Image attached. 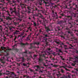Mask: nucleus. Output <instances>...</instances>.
<instances>
[{
	"label": "nucleus",
	"instance_id": "1",
	"mask_svg": "<svg viewBox=\"0 0 78 78\" xmlns=\"http://www.w3.org/2000/svg\"><path fill=\"white\" fill-rule=\"evenodd\" d=\"M26 34L25 33H22L20 35H19L18 36L19 37H20L21 39H22L23 37H26Z\"/></svg>",
	"mask_w": 78,
	"mask_h": 78
},
{
	"label": "nucleus",
	"instance_id": "2",
	"mask_svg": "<svg viewBox=\"0 0 78 78\" xmlns=\"http://www.w3.org/2000/svg\"><path fill=\"white\" fill-rule=\"evenodd\" d=\"M39 23H41V21L39 20V18L37 19V25H39Z\"/></svg>",
	"mask_w": 78,
	"mask_h": 78
},
{
	"label": "nucleus",
	"instance_id": "3",
	"mask_svg": "<svg viewBox=\"0 0 78 78\" xmlns=\"http://www.w3.org/2000/svg\"><path fill=\"white\" fill-rule=\"evenodd\" d=\"M75 59L76 60L74 62V63H75V62H77L78 61V58L77 57H75Z\"/></svg>",
	"mask_w": 78,
	"mask_h": 78
},
{
	"label": "nucleus",
	"instance_id": "4",
	"mask_svg": "<svg viewBox=\"0 0 78 78\" xmlns=\"http://www.w3.org/2000/svg\"><path fill=\"white\" fill-rule=\"evenodd\" d=\"M45 30L47 31V32H48L50 31V28L48 27L45 28Z\"/></svg>",
	"mask_w": 78,
	"mask_h": 78
},
{
	"label": "nucleus",
	"instance_id": "5",
	"mask_svg": "<svg viewBox=\"0 0 78 78\" xmlns=\"http://www.w3.org/2000/svg\"><path fill=\"white\" fill-rule=\"evenodd\" d=\"M1 48L2 49L4 50V51H5V50H6V48L4 47H1Z\"/></svg>",
	"mask_w": 78,
	"mask_h": 78
},
{
	"label": "nucleus",
	"instance_id": "6",
	"mask_svg": "<svg viewBox=\"0 0 78 78\" xmlns=\"http://www.w3.org/2000/svg\"><path fill=\"white\" fill-rule=\"evenodd\" d=\"M69 73V74L68 75V77H66V78H71V76L72 75L70 73Z\"/></svg>",
	"mask_w": 78,
	"mask_h": 78
},
{
	"label": "nucleus",
	"instance_id": "7",
	"mask_svg": "<svg viewBox=\"0 0 78 78\" xmlns=\"http://www.w3.org/2000/svg\"><path fill=\"white\" fill-rule=\"evenodd\" d=\"M3 59L2 58H0V62H1L2 63H3V64H4V63H5V62H3Z\"/></svg>",
	"mask_w": 78,
	"mask_h": 78
},
{
	"label": "nucleus",
	"instance_id": "8",
	"mask_svg": "<svg viewBox=\"0 0 78 78\" xmlns=\"http://www.w3.org/2000/svg\"><path fill=\"white\" fill-rule=\"evenodd\" d=\"M62 67H63V68H65L66 70H68V71H70V70L67 69L64 66H61L60 67V68H62Z\"/></svg>",
	"mask_w": 78,
	"mask_h": 78
},
{
	"label": "nucleus",
	"instance_id": "9",
	"mask_svg": "<svg viewBox=\"0 0 78 78\" xmlns=\"http://www.w3.org/2000/svg\"><path fill=\"white\" fill-rule=\"evenodd\" d=\"M19 31L16 30L15 32L14 33V34H19Z\"/></svg>",
	"mask_w": 78,
	"mask_h": 78
},
{
	"label": "nucleus",
	"instance_id": "10",
	"mask_svg": "<svg viewBox=\"0 0 78 78\" xmlns=\"http://www.w3.org/2000/svg\"><path fill=\"white\" fill-rule=\"evenodd\" d=\"M9 49L7 47V48L5 49V51H4L6 52H8V50H9Z\"/></svg>",
	"mask_w": 78,
	"mask_h": 78
},
{
	"label": "nucleus",
	"instance_id": "11",
	"mask_svg": "<svg viewBox=\"0 0 78 78\" xmlns=\"http://www.w3.org/2000/svg\"><path fill=\"white\" fill-rule=\"evenodd\" d=\"M42 1H43V3H45V4H47V3H48L45 2V0H41V3H42Z\"/></svg>",
	"mask_w": 78,
	"mask_h": 78
},
{
	"label": "nucleus",
	"instance_id": "12",
	"mask_svg": "<svg viewBox=\"0 0 78 78\" xmlns=\"http://www.w3.org/2000/svg\"><path fill=\"white\" fill-rule=\"evenodd\" d=\"M42 15H41V13H38L37 16H38V17H41V16H42Z\"/></svg>",
	"mask_w": 78,
	"mask_h": 78
},
{
	"label": "nucleus",
	"instance_id": "13",
	"mask_svg": "<svg viewBox=\"0 0 78 78\" xmlns=\"http://www.w3.org/2000/svg\"><path fill=\"white\" fill-rule=\"evenodd\" d=\"M13 12H14L15 14H16V11L15 10V11H13L11 12V14H13Z\"/></svg>",
	"mask_w": 78,
	"mask_h": 78
},
{
	"label": "nucleus",
	"instance_id": "14",
	"mask_svg": "<svg viewBox=\"0 0 78 78\" xmlns=\"http://www.w3.org/2000/svg\"><path fill=\"white\" fill-rule=\"evenodd\" d=\"M6 19L7 20H8L9 19V20H11V18H10V17H9V16H7L6 17Z\"/></svg>",
	"mask_w": 78,
	"mask_h": 78
},
{
	"label": "nucleus",
	"instance_id": "15",
	"mask_svg": "<svg viewBox=\"0 0 78 78\" xmlns=\"http://www.w3.org/2000/svg\"><path fill=\"white\" fill-rule=\"evenodd\" d=\"M53 15H54L53 17H56V16H57V13L56 12L54 13L53 14Z\"/></svg>",
	"mask_w": 78,
	"mask_h": 78
},
{
	"label": "nucleus",
	"instance_id": "16",
	"mask_svg": "<svg viewBox=\"0 0 78 78\" xmlns=\"http://www.w3.org/2000/svg\"><path fill=\"white\" fill-rule=\"evenodd\" d=\"M4 30H5L7 31V32H8V28L7 27H5V28L4 29Z\"/></svg>",
	"mask_w": 78,
	"mask_h": 78
},
{
	"label": "nucleus",
	"instance_id": "17",
	"mask_svg": "<svg viewBox=\"0 0 78 78\" xmlns=\"http://www.w3.org/2000/svg\"><path fill=\"white\" fill-rule=\"evenodd\" d=\"M39 42H35L34 43V44H36V45H39Z\"/></svg>",
	"mask_w": 78,
	"mask_h": 78
},
{
	"label": "nucleus",
	"instance_id": "18",
	"mask_svg": "<svg viewBox=\"0 0 78 78\" xmlns=\"http://www.w3.org/2000/svg\"><path fill=\"white\" fill-rule=\"evenodd\" d=\"M21 58L22 59L23 62H24V61H25V59L24 58H23V57H22Z\"/></svg>",
	"mask_w": 78,
	"mask_h": 78
},
{
	"label": "nucleus",
	"instance_id": "19",
	"mask_svg": "<svg viewBox=\"0 0 78 78\" xmlns=\"http://www.w3.org/2000/svg\"><path fill=\"white\" fill-rule=\"evenodd\" d=\"M22 45H28V44L27 43H26L25 44H22Z\"/></svg>",
	"mask_w": 78,
	"mask_h": 78
},
{
	"label": "nucleus",
	"instance_id": "20",
	"mask_svg": "<svg viewBox=\"0 0 78 78\" xmlns=\"http://www.w3.org/2000/svg\"><path fill=\"white\" fill-rule=\"evenodd\" d=\"M61 72L62 73H64V70L62 69H61Z\"/></svg>",
	"mask_w": 78,
	"mask_h": 78
},
{
	"label": "nucleus",
	"instance_id": "21",
	"mask_svg": "<svg viewBox=\"0 0 78 78\" xmlns=\"http://www.w3.org/2000/svg\"><path fill=\"white\" fill-rule=\"evenodd\" d=\"M9 75H12V74H14V73L12 72H10V73H9Z\"/></svg>",
	"mask_w": 78,
	"mask_h": 78
},
{
	"label": "nucleus",
	"instance_id": "22",
	"mask_svg": "<svg viewBox=\"0 0 78 78\" xmlns=\"http://www.w3.org/2000/svg\"><path fill=\"white\" fill-rule=\"evenodd\" d=\"M40 17H41V18L42 19H44V18H44V16L42 15V16H41Z\"/></svg>",
	"mask_w": 78,
	"mask_h": 78
},
{
	"label": "nucleus",
	"instance_id": "23",
	"mask_svg": "<svg viewBox=\"0 0 78 78\" xmlns=\"http://www.w3.org/2000/svg\"><path fill=\"white\" fill-rule=\"evenodd\" d=\"M39 61H40V62H41V61H42V59H41V58H39Z\"/></svg>",
	"mask_w": 78,
	"mask_h": 78
},
{
	"label": "nucleus",
	"instance_id": "24",
	"mask_svg": "<svg viewBox=\"0 0 78 78\" xmlns=\"http://www.w3.org/2000/svg\"><path fill=\"white\" fill-rule=\"evenodd\" d=\"M57 75L58 76H61V74H57Z\"/></svg>",
	"mask_w": 78,
	"mask_h": 78
},
{
	"label": "nucleus",
	"instance_id": "25",
	"mask_svg": "<svg viewBox=\"0 0 78 78\" xmlns=\"http://www.w3.org/2000/svg\"><path fill=\"white\" fill-rule=\"evenodd\" d=\"M35 67H37V68H39V66L38 65H36L35 66Z\"/></svg>",
	"mask_w": 78,
	"mask_h": 78
},
{
	"label": "nucleus",
	"instance_id": "26",
	"mask_svg": "<svg viewBox=\"0 0 78 78\" xmlns=\"http://www.w3.org/2000/svg\"><path fill=\"white\" fill-rule=\"evenodd\" d=\"M34 26H37V24L35 23H34Z\"/></svg>",
	"mask_w": 78,
	"mask_h": 78
},
{
	"label": "nucleus",
	"instance_id": "27",
	"mask_svg": "<svg viewBox=\"0 0 78 78\" xmlns=\"http://www.w3.org/2000/svg\"><path fill=\"white\" fill-rule=\"evenodd\" d=\"M23 77H27V78H28V76H24Z\"/></svg>",
	"mask_w": 78,
	"mask_h": 78
},
{
	"label": "nucleus",
	"instance_id": "28",
	"mask_svg": "<svg viewBox=\"0 0 78 78\" xmlns=\"http://www.w3.org/2000/svg\"><path fill=\"white\" fill-rule=\"evenodd\" d=\"M0 30H2V26H0Z\"/></svg>",
	"mask_w": 78,
	"mask_h": 78
},
{
	"label": "nucleus",
	"instance_id": "29",
	"mask_svg": "<svg viewBox=\"0 0 78 78\" xmlns=\"http://www.w3.org/2000/svg\"><path fill=\"white\" fill-rule=\"evenodd\" d=\"M55 42L57 44H59V42H57V41H55Z\"/></svg>",
	"mask_w": 78,
	"mask_h": 78
},
{
	"label": "nucleus",
	"instance_id": "30",
	"mask_svg": "<svg viewBox=\"0 0 78 78\" xmlns=\"http://www.w3.org/2000/svg\"><path fill=\"white\" fill-rule=\"evenodd\" d=\"M27 8L28 9L30 10V7L28 6L27 7Z\"/></svg>",
	"mask_w": 78,
	"mask_h": 78
},
{
	"label": "nucleus",
	"instance_id": "31",
	"mask_svg": "<svg viewBox=\"0 0 78 78\" xmlns=\"http://www.w3.org/2000/svg\"><path fill=\"white\" fill-rule=\"evenodd\" d=\"M72 66H75V64L74 63H72Z\"/></svg>",
	"mask_w": 78,
	"mask_h": 78
},
{
	"label": "nucleus",
	"instance_id": "32",
	"mask_svg": "<svg viewBox=\"0 0 78 78\" xmlns=\"http://www.w3.org/2000/svg\"><path fill=\"white\" fill-rule=\"evenodd\" d=\"M43 21H46V19L45 18H44V19H43Z\"/></svg>",
	"mask_w": 78,
	"mask_h": 78
},
{
	"label": "nucleus",
	"instance_id": "33",
	"mask_svg": "<svg viewBox=\"0 0 78 78\" xmlns=\"http://www.w3.org/2000/svg\"><path fill=\"white\" fill-rule=\"evenodd\" d=\"M58 51L59 52H61V53H62V51H61V49H59Z\"/></svg>",
	"mask_w": 78,
	"mask_h": 78
},
{
	"label": "nucleus",
	"instance_id": "34",
	"mask_svg": "<svg viewBox=\"0 0 78 78\" xmlns=\"http://www.w3.org/2000/svg\"><path fill=\"white\" fill-rule=\"evenodd\" d=\"M45 37H49L48 36V35H45Z\"/></svg>",
	"mask_w": 78,
	"mask_h": 78
},
{
	"label": "nucleus",
	"instance_id": "35",
	"mask_svg": "<svg viewBox=\"0 0 78 78\" xmlns=\"http://www.w3.org/2000/svg\"><path fill=\"white\" fill-rule=\"evenodd\" d=\"M72 73H75V72H73V71H72ZM76 73V75H77V73Z\"/></svg>",
	"mask_w": 78,
	"mask_h": 78
},
{
	"label": "nucleus",
	"instance_id": "36",
	"mask_svg": "<svg viewBox=\"0 0 78 78\" xmlns=\"http://www.w3.org/2000/svg\"><path fill=\"white\" fill-rule=\"evenodd\" d=\"M75 70H76V72H78V69H75Z\"/></svg>",
	"mask_w": 78,
	"mask_h": 78
},
{
	"label": "nucleus",
	"instance_id": "37",
	"mask_svg": "<svg viewBox=\"0 0 78 78\" xmlns=\"http://www.w3.org/2000/svg\"><path fill=\"white\" fill-rule=\"evenodd\" d=\"M23 66H26V64L25 63H23Z\"/></svg>",
	"mask_w": 78,
	"mask_h": 78
},
{
	"label": "nucleus",
	"instance_id": "38",
	"mask_svg": "<svg viewBox=\"0 0 78 78\" xmlns=\"http://www.w3.org/2000/svg\"><path fill=\"white\" fill-rule=\"evenodd\" d=\"M0 19L1 20V21H3V19H2V18H0Z\"/></svg>",
	"mask_w": 78,
	"mask_h": 78
},
{
	"label": "nucleus",
	"instance_id": "39",
	"mask_svg": "<svg viewBox=\"0 0 78 78\" xmlns=\"http://www.w3.org/2000/svg\"><path fill=\"white\" fill-rule=\"evenodd\" d=\"M6 12H7V14H9V12H8V11H6Z\"/></svg>",
	"mask_w": 78,
	"mask_h": 78
},
{
	"label": "nucleus",
	"instance_id": "40",
	"mask_svg": "<svg viewBox=\"0 0 78 78\" xmlns=\"http://www.w3.org/2000/svg\"><path fill=\"white\" fill-rule=\"evenodd\" d=\"M15 38L14 39V41H15V40H16V36H15Z\"/></svg>",
	"mask_w": 78,
	"mask_h": 78
},
{
	"label": "nucleus",
	"instance_id": "41",
	"mask_svg": "<svg viewBox=\"0 0 78 78\" xmlns=\"http://www.w3.org/2000/svg\"><path fill=\"white\" fill-rule=\"evenodd\" d=\"M30 71H31V72H33V70L32 69H30Z\"/></svg>",
	"mask_w": 78,
	"mask_h": 78
},
{
	"label": "nucleus",
	"instance_id": "42",
	"mask_svg": "<svg viewBox=\"0 0 78 78\" xmlns=\"http://www.w3.org/2000/svg\"><path fill=\"white\" fill-rule=\"evenodd\" d=\"M17 0L18 2H20V0Z\"/></svg>",
	"mask_w": 78,
	"mask_h": 78
},
{
	"label": "nucleus",
	"instance_id": "43",
	"mask_svg": "<svg viewBox=\"0 0 78 78\" xmlns=\"http://www.w3.org/2000/svg\"><path fill=\"white\" fill-rule=\"evenodd\" d=\"M51 49L50 48H48V51H50V50Z\"/></svg>",
	"mask_w": 78,
	"mask_h": 78
},
{
	"label": "nucleus",
	"instance_id": "44",
	"mask_svg": "<svg viewBox=\"0 0 78 78\" xmlns=\"http://www.w3.org/2000/svg\"><path fill=\"white\" fill-rule=\"evenodd\" d=\"M71 36H73V34H72V33H71Z\"/></svg>",
	"mask_w": 78,
	"mask_h": 78
},
{
	"label": "nucleus",
	"instance_id": "45",
	"mask_svg": "<svg viewBox=\"0 0 78 78\" xmlns=\"http://www.w3.org/2000/svg\"><path fill=\"white\" fill-rule=\"evenodd\" d=\"M54 67H58V66H57V65H54Z\"/></svg>",
	"mask_w": 78,
	"mask_h": 78
},
{
	"label": "nucleus",
	"instance_id": "46",
	"mask_svg": "<svg viewBox=\"0 0 78 78\" xmlns=\"http://www.w3.org/2000/svg\"><path fill=\"white\" fill-rule=\"evenodd\" d=\"M68 32L69 33H70V32L69 31H68Z\"/></svg>",
	"mask_w": 78,
	"mask_h": 78
},
{
	"label": "nucleus",
	"instance_id": "47",
	"mask_svg": "<svg viewBox=\"0 0 78 78\" xmlns=\"http://www.w3.org/2000/svg\"><path fill=\"white\" fill-rule=\"evenodd\" d=\"M65 76H64V77H61V78H65Z\"/></svg>",
	"mask_w": 78,
	"mask_h": 78
},
{
	"label": "nucleus",
	"instance_id": "48",
	"mask_svg": "<svg viewBox=\"0 0 78 78\" xmlns=\"http://www.w3.org/2000/svg\"><path fill=\"white\" fill-rule=\"evenodd\" d=\"M16 7H14V9H15L16 10Z\"/></svg>",
	"mask_w": 78,
	"mask_h": 78
},
{
	"label": "nucleus",
	"instance_id": "49",
	"mask_svg": "<svg viewBox=\"0 0 78 78\" xmlns=\"http://www.w3.org/2000/svg\"><path fill=\"white\" fill-rule=\"evenodd\" d=\"M64 44L63 43H61V44L62 45H63Z\"/></svg>",
	"mask_w": 78,
	"mask_h": 78
},
{
	"label": "nucleus",
	"instance_id": "50",
	"mask_svg": "<svg viewBox=\"0 0 78 78\" xmlns=\"http://www.w3.org/2000/svg\"><path fill=\"white\" fill-rule=\"evenodd\" d=\"M13 3H15L16 2V1H13Z\"/></svg>",
	"mask_w": 78,
	"mask_h": 78
},
{
	"label": "nucleus",
	"instance_id": "51",
	"mask_svg": "<svg viewBox=\"0 0 78 78\" xmlns=\"http://www.w3.org/2000/svg\"><path fill=\"white\" fill-rule=\"evenodd\" d=\"M11 28H12V27H10V30H11Z\"/></svg>",
	"mask_w": 78,
	"mask_h": 78
},
{
	"label": "nucleus",
	"instance_id": "52",
	"mask_svg": "<svg viewBox=\"0 0 78 78\" xmlns=\"http://www.w3.org/2000/svg\"><path fill=\"white\" fill-rule=\"evenodd\" d=\"M76 34L77 36H78V33H76Z\"/></svg>",
	"mask_w": 78,
	"mask_h": 78
},
{
	"label": "nucleus",
	"instance_id": "53",
	"mask_svg": "<svg viewBox=\"0 0 78 78\" xmlns=\"http://www.w3.org/2000/svg\"><path fill=\"white\" fill-rule=\"evenodd\" d=\"M39 4L40 5H42V4H41V3H39Z\"/></svg>",
	"mask_w": 78,
	"mask_h": 78
},
{
	"label": "nucleus",
	"instance_id": "54",
	"mask_svg": "<svg viewBox=\"0 0 78 78\" xmlns=\"http://www.w3.org/2000/svg\"><path fill=\"white\" fill-rule=\"evenodd\" d=\"M67 44H69V43L68 42H67Z\"/></svg>",
	"mask_w": 78,
	"mask_h": 78
},
{
	"label": "nucleus",
	"instance_id": "55",
	"mask_svg": "<svg viewBox=\"0 0 78 78\" xmlns=\"http://www.w3.org/2000/svg\"><path fill=\"white\" fill-rule=\"evenodd\" d=\"M39 78H42V77H39Z\"/></svg>",
	"mask_w": 78,
	"mask_h": 78
},
{
	"label": "nucleus",
	"instance_id": "56",
	"mask_svg": "<svg viewBox=\"0 0 78 78\" xmlns=\"http://www.w3.org/2000/svg\"><path fill=\"white\" fill-rule=\"evenodd\" d=\"M2 75V73H0V75Z\"/></svg>",
	"mask_w": 78,
	"mask_h": 78
},
{
	"label": "nucleus",
	"instance_id": "57",
	"mask_svg": "<svg viewBox=\"0 0 78 78\" xmlns=\"http://www.w3.org/2000/svg\"><path fill=\"white\" fill-rule=\"evenodd\" d=\"M52 12H53H53H54L53 11H52Z\"/></svg>",
	"mask_w": 78,
	"mask_h": 78
},
{
	"label": "nucleus",
	"instance_id": "58",
	"mask_svg": "<svg viewBox=\"0 0 78 78\" xmlns=\"http://www.w3.org/2000/svg\"><path fill=\"white\" fill-rule=\"evenodd\" d=\"M72 77H73V75H72Z\"/></svg>",
	"mask_w": 78,
	"mask_h": 78
},
{
	"label": "nucleus",
	"instance_id": "59",
	"mask_svg": "<svg viewBox=\"0 0 78 78\" xmlns=\"http://www.w3.org/2000/svg\"><path fill=\"white\" fill-rule=\"evenodd\" d=\"M70 46H71V47H73V46H72V45L70 44Z\"/></svg>",
	"mask_w": 78,
	"mask_h": 78
},
{
	"label": "nucleus",
	"instance_id": "60",
	"mask_svg": "<svg viewBox=\"0 0 78 78\" xmlns=\"http://www.w3.org/2000/svg\"><path fill=\"white\" fill-rule=\"evenodd\" d=\"M7 55H8V53H7L6 55L7 56Z\"/></svg>",
	"mask_w": 78,
	"mask_h": 78
},
{
	"label": "nucleus",
	"instance_id": "61",
	"mask_svg": "<svg viewBox=\"0 0 78 78\" xmlns=\"http://www.w3.org/2000/svg\"><path fill=\"white\" fill-rule=\"evenodd\" d=\"M64 46H65V47H67V46H66V45H64Z\"/></svg>",
	"mask_w": 78,
	"mask_h": 78
},
{
	"label": "nucleus",
	"instance_id": "62",
	"mask_svg": "<svg viewBox=\"0 0 78 78\" xmlns=\"http://www.w3.org/2000/svg\"><path fill=\"white\" fill-rule=\"evenodd\" d=\"M62 60H64V58H62Z\"/></svg>",
	"mask_w": 78,
	"mask_h": 78
},
{
	"label": "nucleus",
	"instance_id": "63",
	"mask_svg": "<svg viewBox=\"0 0 78 78\" xmlns=\"http://www.w3.org/2000/svg\"><path fill=\"white\" fill-rule=\"evenodd\" d=\"M37 55H34V56H35V57H36V56H37Z\"/></svg>",
	"mask_w": 78,
	"mask_h": 78
},
{
	"label": "nucleus",
	"instance_id": "64",
	"mask_svg": "<svg viewBox=\"0 0 78 78\" xmlns=\"http://www.w3.org/2000/svg\"><path fill=\"white\" fill-rule=\"evenodd\" d=\"M6 78H8V76H6Z\"/></svg>",
	"mask_w": 78,
	"mask_h": 78
}]
</instances>
